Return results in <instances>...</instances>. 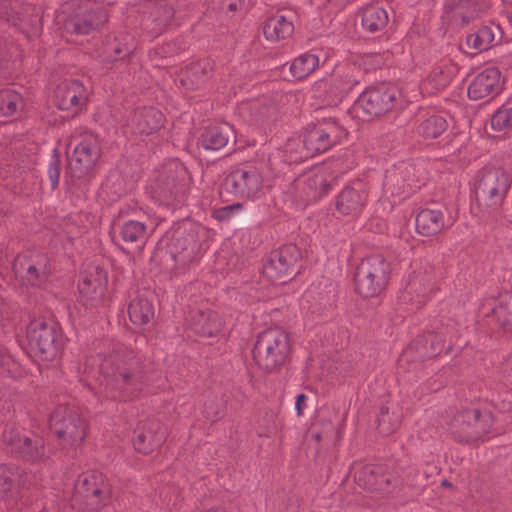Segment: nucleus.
<instances>
[{"label": "nucleus", "instance_id": "nucleus-1", "mask_svg": "<svg viewBox=\"0 0 512 512\" xmlns=\"http://www.w3.org/2000/svg\"><path fill=\"white\" fill-rule=\"evenodd\" d=\"M512 182V157L502 159L486 170L476 186V197L487 209H496L504 201Z\"/></svg>", "mask_w": 512, "mask_h": 512}, {"label": "nucleus", "instance_id": "nucleus-2", "mask_svg": "<svg viewBox=\"0 0 512 512\" xmlns=\"http://www.w3.org/2000/svg\"><path fill=\"white\" fill-rule=\"evenodd\" d=\"M110 488L105 478L98 472L81 474L72 497V507L81 512H98L109 501Z\"/></svg>", "mask_w": 512, "mask_h": 512}, {"label": "nucleus", "instance_id": "nucleus-3", "mask_svg": "<svg viewBox=\"0 0 512 512\" xmlns=\"http://www.w3.org/2000/svg\"><path fill=\"white\" fill-rule=\"evenodd\" d=\"M100 370L112 377L119 378L123 385L121 388L135 390L141 387L142 363L137 354L127 347L119 348L103 360Z\"/></svg>", "mask_w": 512, "mask_h": 512}, {"label": "nucleus", "instance_id": "nucleus-4", "mask_svg": "<svg viewBox=\"0 0 512 512\" xmlns=\"http://www.w3.org/2000/svg\"><path fill=\"white\" fill-rule=\"evenodd\" d=\"M289 352L287 333L280 328H270L259 334L253 355L256 363L265 370L282 365Z\"/></svg>", "mask_w": 512, "mask_h": 512}, {"label": "nucleus", "instance_id": "nucleus-5", "mask_svg": "<svg viewBox=\"0 0 512 512\" xmlns=\"http://www.w3.org/2000/svg\"><path fill=\"white\" fill-rule=\"evenodd\" d=\"M390 265L381 255H371L361 261L355 275V289L365 298L379 295L385 288Z\"/></svg>", "mask_w": 512, "mask_h": 512}, {"label": "nucleus", "instance_id": "nucleus-6", "mask_svg": "<svg viewBox=\"0 0 512 512\" xmlns=\"http://www.w3.org/2000/svg\"><path fill=\"white\" fill-rule=\"evenodd\" d=\"M29 346L43 362H52L63 347V336L59 329L42 319L32 320L26 330Z\"/></svg>", "mask_w": 512, "mask_h": 512}, {"label": "nucleus", "instance_id": "nucleus-7", "mask_svg": "<svg viewBox=\"0 0 512 512\" xmlns=\"http://www.w3.org/2000/svg\"><path fill=\"white\" fill-rule=\"evenodd\" d=\"M207 237V231L201 225L184 224L173 232L169 243V251L172 258L183 264L190 263L202 254L203 242Z\"/></svg>", "mask_w": 512, "mask_h": 512}, {"label": "nucleus", "instance_id": "nucleus-8", "mask_svg": "<svg viewBox=\"0 0 512 512\" xmlns=\"http://www.w3.org/2000/svg\"><path fill=\"white\" fill-rule=\"evenodd\" d=\"M53 432L64 444L77 447L86 436L87 425L81 415L72 407L59 406L50 417Z\"/></svg>", "mask_w": 512, "mask_h": 512}, {"label": "nucleus", "instance_id": "nucleus-9", "mask_svg": "<svg viewBox=\"0 0 512 512\" xmlns=\"http://www.w3.org/2000/svg\"><path fill=\"white\" fill-rule=\"evenodd\" d=\"M399 92L387 85L367 88L357 99L355 108L367 117H379L395 107Z\"/></svg>", "mask_w": 512, "mask_h": 512}, {"label": "nucleus", "instance_id": "nucleus-10", "mask_svg": "<svg viewBox=\"0 0 512 512\" xmlns=\"http://www.w3.org/2000/svg\"><path fill=\"white\" fill-rule=\"evenodd\" d=\"M347 135L346 129L336 120L329 118L319 122L309 129L305 135L307 149L313 156L326 152L334 145L340 143Z\"/></svg>", "mask_w": 512, "mask_h": 512}, {"label": "nucleus", "instance_id": "nucleus-11", "mask_svg": "<svg viewBox=\"0 0 512 512\" xmlns=\"http://www.w3.org/2000/svg\"><path fill=\"white\" fill-rule=\"evenodd\" d=\"M367 184L356 179L346 185L335 197V209L341 216L358 218L368 203Z\"/></svg>", "mask_w": 512, "mask_h": 512}, {"label": "nucleus", "instance_id": "nucleus-12", "mask_svg": "<svg viewBox=\"0 0 512 512\" xmlns=\"http://www.w3.org/2000/svg\"><path fill=\"white\" fill-rule=\"evenodd\" d=\"M299 258L300 251L295 245H285L271 254L263 268V273L271 282L284 284L294 272L295 264Z\"/></svg>", "mask_w": 512, "mask_h": 512}, {"label": "nucleus", "instance_id": "nucleus-13", "mask_svg": "<svg viewBox=\"0 0 512 512\" xmlns=\"http://www.w3.org/2000/svg\"><path fill=\"white\" fill-rule=\"evenodd\" d=\"M107 20V14L100 4L85 0L80 2L75 13L66 22L68 30L78 34H88Z\"/></svg>", "mask_w": 512, "mask_h": 512}, {"label": "nucleus", "instance_id": "nucleus-14", "mask_svg": "<svg viewBox=\"0 0 512 512\" xmlns=\"http://www.w3.org/2000/svg\"><path fill=\"white\" fill-rule=\"evenodd\" d=\"M503 87L501 72L497 67L490 66L475 75L468 86V97L471 100H488L497 96Z\"/></svg>", "mask_w": 512, "mask_h": 512}, {"label": "nucleus", "instance_id": "nucleus-15", "mask_svg": "<svg viewBox=\"0 0 512 512\" xmlns=\"http://www.w3.org/2000/svg\"><path fill=\"white\" fill-rule=\"evenodd\" d=\"M359 73V68L354 65L336 66L329 76L319 82V87L326 89L333 96L345 94L359 83Z\"/></svg>", "mask_w": 512, "mask_h": 512}, {"label": "nucleus", "instance_id": "nucleus-16", "mask_svg": "<svg viewBox=\"0 0 512 512\" xmlns=\"http://www.w3.org/2000/svg\"><path fill=\"white\" fill-rule=\"evenodd\" d=\"M355 480L365 489L388 492L396 478L394 473L383 465L367 464L355 472Z\"/></svg>", "mask_w": 512, "mask_h": 512}, {"label": "nucleus", "instance_id": "nucleus-17", "mask_svg": "<svg viewBox=\"0 0 512 512\" xmlns=\"http://www.w3.org/2000/svg\"><path fill=\"white\" fill-rule=\"evenodd\" d=\"M262 176L256 168H239L232 171L226 178V186L233 193L254 198L261 190Z\"/></svg>", "mask_w": 512, "mask_h": 512}, {"label": "nucleus", "instance_id": "nucleus-18", "mask_svg": "<svg viewBox=\"0 0 512 512\" xmlns=\"http://www.w3.org/2000/svg\"><path fill=\"white\" fill-rule=\"evenodd\" d=\"M87 101V90L78 80L59 84L54 92V103L61 110L77 112Z\"/></svg>", "mask_w": 512, "mask_h": 512}, {"label": "nucleus", "instance_id": "nucleus-19", "mask_svg": "<svg viewBox=\"0 0 512 512\" xmlns=\"http://www.w3.org/2000/svg\"><path fill=\"white\" fill-rule=\"evenodd\" d=\"M301 197L307 202L317 201L331 189V177L325 167H317L297 181Z\"/></svg>", "mask_w": 512, "mask_h": 512}, {"label": "nucleus", "instance_id": "nucleus-20", "mask_svg": "<svg viewBox=\"0 0 512 512\" xmlns=\"http://www.w3.org/2000/svg\"><path fill=\"white\" fill-rule=\"evenodd\" d=\"M99 157V149L92 139L82 140L68 159V169L72 175L81 177L87 174Z\"/></svg>", "mask_w": 512, "mask_h": 512}, {"label": "nucleus", "instance_id": "nucleus-21", "mask_svg": "<svg viewBox=\"0 0 512 512\" xmlns=\"http://www.w3.org/2000/svg\"><path fill=\"white\" fill-rule=\"evenodd\" d=\"M456 421L473 422V427L467 429V441L481 439L493 431L494 418L491 412L487 410H463L456 414Z\"/></svg>", "mask_w": 512, "mask_h": 512}, {"label": "nucleus", "instance_id": "nucleus-22", "mask_svg": "<svg viewBox=\"0 0 512 512\" xmlns=\"http://www.w3.org/2000/svg\"><path fill=\"white\" fill-rule=\"evenodd\" d=\"M180 4L178 0H166L159 4L153 16L144 21L145 31L151 37H156L161 34L173 19Z\"/></svg>", "mask_w": 512, "mask_h": 512}, {"label": "nucleus", "instance_id": "nucleus-23", "mask_svg": "<svg viewBox=\"0 0 512 512\" xmlns=\"http://www.w3.org/2000/svg\"><path fill=\"white\" fill-rule=\"evenodd\" d=\"M4 441L11 447L12 451L21 453L28 457L30 460H37L43 455V441L40 438H29L20 435L17 431H5Z\"/></svg>", "mask_w": 512, "mask_h": 512}, {"label": "nucleus", "instance_id": "nucleus-24", "mask_svg": "<svg viewBox=\"0 0 512 512\" xmlns=\"http://www.w3.org/2000/svg\"><path fill=\"white\" fill-rule=\"evenodd\" d=\"M163 120V114L153 107L139 109L131 119L132 130L135 133L149 135L163 125Z\"/></svg>", "mask_w": 512, "mask_h": 512}, {"label": "nucleus", "instance_id": "nucleus-25", "mask_svg": "<svg viewBox=\"0 0 512 512\" xmlns=\"http://www.w3.org/2000/svg\"><path fill=\"white\" fill-rule=\"evenodd\" d=\"M445 227V216L441 210L423 209L415 218V228L418 234L426 237L439 234Z\"/></svg>", "mask_w": 512, "mask_h": 512}, {"label": "nucleus", "instance_id": "nucleus-26", "mask_svg": "<svg viewBox=\"0 0 512 512\" xmlns=\"http://www.w3.org/2000/svg\"><path fill=\"white\" fill-rule=\"evenodd\" d=\"M212 65L208 60H200L188 65L180 74V82L187 89H196L211 76Z\"/></svg>", "mask_w": 512, "mask_h": 512}, {"label": "nucleus", "instance_id": "nucleus-27", "mask_svg": "<svg viewBox=\"0 0 512 512\" xmlns=\"http://www.w3.org/2000/svg\"><path fill=\"white\" fill-rule=\"evenodd\" d=\"M190 326L196 334L204 337H212L221 331L222 321L215 312H198L193 316Z\"/></svg>", "mask_w": 512, "mask_h": 512}, {"label": "nucleus", "instance_id": "nucleus-28", "mask_svg": "<svg viewBox=\"0 0 512 512\" xmlns=\"http://www.w3.org/2000/svg\"><path fill=\"white\" fill-rule=\"evenodd\" d=\"M165 433L158 424L145 426L134 439V448L143 454H148L158 447L164 440Z\"/></svg>", "mask_w": 512, "mask_h": 512}, {"label": "nucleus", "instance_id": "nucleus-29", "mask_svg": "<svg viewBox=\"0 0 512 512\" xmlns=\"http://www.w3.org/2000/svg\"><path fill=\"white\" fill-rule=\"evenodd\" d=\"M154 314L152 302L142 295L134 297L128 305L129 319L135 326L141 327L149 324L153 320Z\"/></svg>", "mask_w": 512, "mask_h": 512}, {"label": "nucleus", "instance_id": "nucleus-30", "mask_svg": "<svg viewBox=\"0 0 512 512\" xmlns=\"http://www.w3.org/2000/svg\"><path fill=\"white\" fill-rule=\"evenodd\" d=\"M309 157H313V154L307 149L305 139L303 141L291 139L285 144L283 150L273 155L270 160L272 164H276L277 159L282 158L283 162L292 164L301 162Z\"/></svg>", "mask_w": 512, "mask_h": 512}, {"label": "nucleus", "instance_id": "nucleus-31", "mask_svg": "<svg viewBox=\"0 0 512 512\" xmlns=\"http://www.w3.org/2000/svg\"><path fill=\"white\" fill-rule=\"evenodd\" d=\"M293 31V23L283 15H275L269 18L263 28L266 39L272 42L290 37Z\"/></svg>", "mask_w": 512, "mask_h": 512}, {"label": "nucleus", "instance_id": "nucleus-32", "mask_svg": "<svg viewBox=\"0 0 512 512\" xmlns=\"http://www.w3.org/2000/svg\"><path fill=\"white\" fill-rule=\"evenodd\" d=\"M107 284V276L103 270L96 268L84 276L79 283L80 293L88 298L100 297L104 294Z\"/></svg>", "mask_w": 512, "mask_h": 512}, {"label": "nucleus", "instance_id": "nucleus-33", "mask_svg": "<svg viewBox=\"0 0 512 512\" xmlns=\"http://www.w3.org/2000/svg\"><path fill=\"white\" fill-rule=\"evenodd\" d=\"M500 33V28L496 25L482 26L475 32L467 36L468 47L476 51H485L492 47L495 42L496 35Z\"/></svg>", "mask_w": 512, "mask_h": 512}, {"label": "nucleus", "instance_id": "nucleus-34", "mask_svg": "<svg viewBox=\"0 0 512 512\" xmlns=\"http://www.w3.org/2000/svg\"><path fill=\"white\" fill-rule=\"evenodd\" d=\"M120 235L124 242L135 243L140 248H143L150 236V231L145 223L137 220H128L121 226Z\"/></svg>", "mask_w": 512, "mask_h": 512}, {"label": "nucleus", "instance_id": "nucleus-35", "mask_svg": "<svg viewBox=\"0 0 512 512\" xmlns=\"http://www.w3.org/2000/svg\"><path fill=\"white\" fill-rule=\"evenodd\" d=\"M362 27L371 33L383 30L388 23V14L379 6H368L362 11Z\"/></svg>", "mask_w": 512, "mask_h": 512}, {"label": "nucleus", "instance_id": "nucleus-36", "mask_svg": "<svg viewBox=\"0 0 512 512\" xmlns=\"http://www.w3.org/2000/svg\"><path fill=\"white\" fill-rule=\"evenodd\" d=\"M457 73V66L449 59L441 60L435 64L428 76V81L435 89L446 87Z\"/></svg>", "mask_w": 512, "mask_h": 512}, {"label": "nucleus", "instance_id": "nucleus-37", "mask_svg": "<svg viewBox=\"0 0 512 512\" xmlns=\"http://www.w3.org/2000/svg\"><path fill=\"white\" fill-rule=\"evenodd\" d=\"M232 131V127L227 124L220 127H212L203 133L201 145L206 150H220L227 145Z\"/></svg>", "mask_w": 512, "mask_h": 512}, {"label": "nucleus", "instance_id": "nucleus-38", "mask_svg": "<svg viewBox=\"0 0 512 512\" xmlns=\"http://www.w3.org/2000/svg\"><path fill=\"white\" fill-rule=\"evenodd\" d=\"M135 48L134 38L130 34H121L105 45V53L109 60L124 59Z\"/></svg>", "mask_w": 512, "mask_h": 512}, {"label": "nucleus", "instance_id": "nucleus-39", "mask_svg": "<svg viewBox=\"0 0 512 512\" xmlns=\"http://www.w3.org/2000/svg\"><path fill=\"white\" fill-rule=\"evenodd\" d=\"M318 67V56L312 53H304L292 61L290 72L295 79L302 80L313 73Z\"/></svg>", "mask_w": 512, "mask_h": 512}, {"label": "nucleus", "instance_id": "nucleus-40", "mask_svg": "<svg viewBox=\"0 0 512 512\" xmlns=\"http://www.w3.org/2000/svg\"><path fill=\"white\" fill-rule=\"evenodd\" d=\"M447 129L446 119L439 114H427L418 125L417 132L424 138H437Z\"/></svg>", "mask_w": 512, "mask_h": 512}, {"label": "nucleus", "instance_id": "nucleus-41", "mask_svg": "<svg viewBox=\"0 0 512 512\" xmlns=\"http://www.w3.org/2000/svg\"><path fill=\"white\" fill-rule=\"evenodd\" d=\"M22 483V475L18 469L0 465V499L8 496Z\"/></svg>", "mask_w": 512, "mask_h": 512}, {"label": "nucleus", "instance_id": "nucleus-42", "mask_svg": "<svg viewBox=\"0 0 512 512\" xmlns=\"http://www.w3.org/2000/svg\"><path fill=\"white\" fill-rule=\"evenodd\" d=\"M493 312L497 322L504 329L512 330V293L504 294Z\"/></svg>", "mask_w": 512, "mask_h": 512}, {"label": "nucleus", "instance_id": "nucleus-43", "mask_svg": "<svg viewBox=\"0 0 512 512\" xmlns=\"http://www.w3.org/2000/svg\"><path fill=\"white\" fill-rule=\"evenodd\" d=\"M22 106L19 93L12 90L0 91V116L13 115Z\"/></svg>", "mask_w": 512, "mask_h": 512}, {"label": "nucleus", "instance_id": "nucleus-44", "mask_svg": "<svg viewBox=\"0 0 512 512\" xmlns=\"http://www.w3.org/2000/svg\"><path fill=\"white\" fill-rule=\"evenodd\" d=\"M491 127L495 131H503L512 127V101L499 107L491 118Z\"/></svg>", "mask_w": 512, "mask_h": 512}, {"label": "nucleus", "instance_id": "nucleus-45", "mask_svg": "<svg viewBox=\"0 0 512 512\" xmlns=\"http://www.w3.org/2000/svg\"><path fill=\"white\" fill-rule=\"evenodd\" d=\"M429 288V281L423 280L419 276H413L410 278L405 286L404 298L411 297L416 294L418 297L425 298Z\"/></svg>", "mask_w": 512, "mask_h": 512}, {"label": "nucleus", "instance_id": "nucleus-46", "mask_svg": "<svg viewBox=\"0 0 512 512\" xmlns=\"http://www.w3.org/2000/svg\"><path fill=\"white\" fill-rule=\"evenodd\" d=\"M49 178L51 181V185L53 188H55L59 183V176H60V161L58 158L57 150H53V156L52 160L49 165L48 169Z\"/></svg>", "mask_w": 512, "mask_h": 512}, {"label": "nucleus", "instance_id": "nucleus-47", "mask_svg": "<svg viewBox=\"0 0 512 512\" xmlns=\"http://www.w3.org/2000/svg\"><path fill=\"white\" fill-rule=\"evenodd\" d=\"M241 208H242V205L239 203L224 206L220 209H217L214 212V216H215V218H217L219 220H226V219H229L233 215V213L240 211Z\"/></svg>", "mask_w": 512, "mask_h": 512}, {"label": "nucleus", "instance_id": "nucleus-48", "mask_svg": "<svg viewBox=\"0 0 512 512\" xmlns=\"http://www.w3.org/2000/svg\"><path fill=\"white\" fill-rule=\"evenodd\" d=\"M45 269L39 270L36 266H29L27 269L28 281L31 285H38L45 277Z\"/></svg>", "mask_w": 512, "mask_h": 512}, {"label": "nucleus", "instance_id": "nucleus-49", "mask_svg": "<svg viewBox=\"0 0 512 512\" xmlns=\"http://www.w3.org/2000/svg\"><path fill=\"white\" fill-rule=\"evenodd\" d=\"M276 432V425L273 421H269L267 424H259L257 428V435L262 438H269Z\"/></svg>", "mask_w": 512, "mask_h": 512}, {"label": "nucleus", "instance_id": "nucleus-50", "mask_svg": "<svg viewBox=\"0 0 512 512\" xmlns=\"http://www.w3.org/2000/svg\"><path fill=\"white\" fill-rule=\"evenodd\" d=\"M453 427L457 429L462 439L467 441V429H471L473 427V422L469 421H456V416L453 420Z\"/></svg>", "mask_w": 512, "mask_h": 512}, {"label": "nucleus", "instance_id": "nucleus-51", "mask_svg": "<svg viewBox=\"0 0 512 512\" xmlns=\"http://www.w3.org/2000/svg\"><path fill=\"white\" fill-rule=\"evenodd\" d=\"M501 371H503L507 382L512 384V352L505 358Z\"/></svg>", "mask_w": 512, "mask_h": 512}, {"label": "nucleus", "instance_id": "nucleus-52", "mask_svg": "<svg viewBox=\"0 0 512 512\" xmlns=\"http://www.w3.org/2000/svg\"><path fill=\"white\" fill-rule=\"evenodd\" d=\"M307 396L304 394H298L295 402V409L298 416L303 414V411L306 408Z\"/></svg>", "mask_w": 512, "mask_h": 512}, {"label": "nucleus", "instance_id": "nucleus-53", "mask_svg": "<svg viewBox=\"0 0 512 512\" xmlns=\"http://www.w3.org/2000/svg\"><path fill=\"white\" fill-rule=\"evenodd\" d=\"M113 379L116 382L117 388H119L120 390L124 391L127 394V396H124V399H127L128 396L133 395L136 391L140 390V388H141V387H139L138 389H135V390L123 389V388H121V386L123 385L122 381L117 377H113Z\"/></svg>", "mask_w": 512, "mask_h": 512}, {"label": "nucleus", "instance_id": "nucleus-54", "mask_svg": "<svg viewBox=\"0 0 512 512\" xmlns=\"http://www.w3.org/2000/svg\"><path fill=\"white\" fill-rule=\"evenodd\" d=\"M10 357L6 354L3 348H0V369L7 365Z\"/></svg>", "mask_w": 512, "mask_h": 512}, {"label": "nucleus", "instance_id": "nucleus-55", "mask_svg": "<svg viewBox=\"0 0 512 512\" xmlns=\"http://www.w3.org/2000/svg\"><path fill=\"white\" fill-rule=\"evenodd\" d=\"M172 44H167V49L165 50L166 55H170L174 53V50L171 48Z\"/></svg>", "mask_w": 512, "mask_h": 512}, {"label": "nucleus", "instance_id": "nucleus-56", "mask_svg": "<svg viewBox=\"0 0 512 512\" xmlns=\"http://www.w3.org/2000/svg\"><path fill=\"white\" fill-rule=\"evenodd\" d=\"M439 350H440V349H438V348H433V353H436V352H438Z\"/></svg>", "mask_w": 512, "mask_h": 512}]
</instances>
